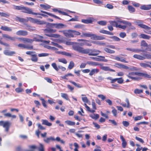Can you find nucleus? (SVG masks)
Segmentation results:
<instances>
[{
    "label": "nucleus",
    "mask_w": 151,
    "mask_h": 151,
    "mask_svg": "<svg viewBox=\"0 0 151 151\" xmlns=\"http://www.w3.org/2000/svg\"><path fill=\"white\" fill-rule=\"evenodd\" d=\"M79 53L83 54H88L90 56H96L98 55L101 52L96 49L92 50L89 49H84L83 47H78Z\"/></svg>",
    "instance_id": "nucleus-1"
},
{
    "label": "nucleus",
    "mask_w": 151,
    "mask_h": 151,
    "mask_svg": "<svg viewBox=\"0 0 151 151\" xmlns=\"http://www.w3.org/2000/svg\"><path fill=\"white\" fill-rule=\"evenodd\" d=\"M65 44L68 45H72V47L73 50L78 52L79 53L78 51V47H82L80 45V44L78 42H74L70 41H67Z\"/></svg>",
    "instance_id": "nucleus-2"
},
{
    "label": "nucleus",
    "mask_w": 151,
    "mask_h": 151,
    "mask_svg": "<svg viewBox=\"0 0 151 151\" xmlns=\"http://www.w3.org/2000/svg\"><path fill=\"white\" fill-rule=\"evenodd\" d=\"M135 75L139 76V72H132L129 73L127 76L129 78L132 79V80L135 81H139L141 79L139 77H134Z\"/></svg>",
    "instance_id": "nucleus-3"
},
{
    "label": "nucleus",
    "mask_w": 151,
    "mask_h": 151,
    "mask_svg": "<svg viewBox=\"0 0 151 151\" xmlns=\"http://www.w3.org/2000/svg\"><path fill=\"white\" fill-rule=\"evenodd\" d=\"M28 19L30 22L34 23L37 24H45V22L40 20L37 19H34L31 17L27 18Z\"/></svg>",
    "instance_id": "nucleus-4"
},
{
    "label": "nucleus",
    "mask_w": 151,
    "mask_h": 151,
    "mask_svg": "<svg viewBox=\"0 0 151 151\" xmlns=\"http://www.w3.org/2000/svg\"><path fill=\"white\" fill-rule=\"evenodd\" d=\"M11 124V123L9 121H0V126H3L5 128V131L7 132L9 131Z\"/></svg>",
    "instance_id": "nucleus-5"
},
{
    "label": "nucleus",
    "mask_w": 151,
    "mask_h": 151,
    "mask_svg": "<svg viewBox=\"0 0 151 151\" xmlns=\"http://www.w3.org/2000/svg\"><path fill=\"white\" fill-rule=\"evenodd\" d=\"M138 25L141 28L145 29L146 30L144 31L146 33L151 35V28L147 25L142 24H139Z\"/></svg>",
    "instance_id": "nucleus-6"
},
{
    "label": "nucleus",
    "mask_w": 151,
    "mask_h": 151,
    "mask_svg": "<svg viewBox=\"0 0 151 151\" xmlns=\"http://www.w3.org/2000/svg\"><path fill=\"white\" fill-rule=\"evenodd\" d=\"M22 9L21 10L22 12L23 13L28 14H34L35 12L32 11V10L27 7L23 6Z\"/></svg>",
    "instance_id": "nucleus-7"
},
{
    "label": "nucleus",
    "mask_w": 151,
    "mask_h": 151,
    "mask_svg": "<svg viewBox=\"0 0 151 151\" xmlns=\"http://www.w3.org/2000/svg\"><path fill=\"white\" fill-rule=\"evenodd\" d=\"M98 57L99 58H101L93 57H90V58L92 60H94L96 61H102L104 62H107L108 61V60L104 59L105 57L104 56H99Z\"/></svg>",
    "instance_id": "nucleus-8"
},
{
    "label": "nucleus",
    "mask_w": 151,
    "mask_h": 151,
    "mask_svg": "<svg viewBox=\"0 0 151 151\" xmlns=\"http://www.w3.org/2000/svg\"><path fill=\"white\" fill-rule=\"evenodd\" d=\"M90 37H91V39L92 40H101L104 39L105 38L101 36H98L95 34H90Z\"/></svg>",
    "instance_id": "nucleus-9"
},
{
    "label": "nucleus",
    "mask_w": 151,
    "mask_h": 151,
    "mask_svg": "<svg viewBox=\"0 0 151 151\" xmlns=\"http://www.w3.org/2000/svg\"><path fill=\"white\" fill-rule=\"evenodd\" d=\"M56 29H53L51 28L46 29L44 30V32L45 35L47 36L46 34H48V33H55L56 32Z\"/></svg>",
    "instance_id": "nucleus-10"
},
{
    "label": "nucleus",
    "mask_w": 151,
    "mask_h": 151,
    "mask_svg": "<svg viewBox=\"0 0 151 151\" xmlns=\"http://www.w3.org/2000/svg\"><path fill=\"white\" fill-rule=\"evenodd\" d=\"M16 34L19 36H24L28 34V32L26 31L20 30L16 32Z\"/></svg>",
    "instance_id": "nucleus-11"
},
{
    "label": "nucleus",
    "mask_w": 151,
    "mask_h": 151,
    "mask_svg": "<svg viewBox=\"0 0 151 151\" xmlns=\"http://www.w3.org/2000/svg\"><path fill=\"white\" fill-rule=\"evenodd\" d=\"M78 41H83V42L82 43H80V45L81 46H83L84 45H86L88 46H90L91 45V44L90 43H89L88 42V41L87 40L84 39H78L77 40Z\"/></svg>",
    "instance_id": "nucleus-12"
},
{
    "label": "nucleus",
    "mask_w": 151,
    "mask_h": 151,
    "mask_svg": "<svg viewBox=\"0 0 151 151\" xmlns=\"http://www.w3.org/2000/svg\"><path fill=\"white\" fill-rule=\"evenodd\" d=\"M72 31V30H68V32H64V35L68 37H74V36L73 35V33L71 31Z\"/></svg>",
    "instance_id": "nucleus-13"
},
{
    "label": "nucleus",
    "mask_w": 151,
    "mask_h": 151,
    "mask_svg": "<svg viewBox=\"0 0 151 151\" xmlns=\"http://www.w3.org/2000/svg\"><path fill=\"white\" fill-rule=\"evenodd\" d=\"M126 50L132 52L136 53H139L141 52H143L144 51V50H142L139 49H134L130 48H126Z\"/></svg>",
    "instance_id": "nucleus-14"
},
{
    "label": "nucleus",
    "mask_w": 151,
    "mask_h": 151,
    "mask_svg": "<svg viewBox=\"0 0 151 151\" xmlns=\"http://www.w3.org/2000/svg\"><path fill=\"white\" fill-rule=\"evenodd\" d=\"M55 140V139L52 136H50L49 137H46L44 138L43 139L44 142L47 143H49L51 141H54Z\"/></svg>",
    "instance_id": "nucleus-15"
},
{
    "label": "nucleus",
    "mask_w": 151,
    "mask_h": 151,
    "mask_svg": "<svg viewBox=\"0 0 151 151\" xmlns=\"http://www.w3.org/2000/svg\"><path fill=\"white\" fill-rule=\"evenodd\" d=\"M18 39L20 41H24V42H27L32 43L34 41V40L32 39L24 37L19 38Z\"/></svg>",
    "instance_id": "nucleus-16"
},
{
    "label": "nucleus",
    "mask_w": 151,
    "mask_h": 151,
    "mask_svg": "<svg viewBox=\"0 0 151 151\" xmlns=\"http://www.w3.org/2000/svg\"><path fill=\"white\" fill-rule=\"evenodd\" d=\"M4 53L6 55L12 56L13 55L15 54V52L14 51H9L7 50H5L4 51Z\"/></svg>",
    "instance_id": "nucleus-17"
},
{
    "label": "nucleus",
    "mask_w": 151,
    "mask_h": 151,
    "mask_svg": "<svg viewBox=\"0 0 151 151\" xmlns=\"http://www.w3.org/2000/svg\"><path fill=\"white\" fill-rule=\"evenodd\" d=\"M141 9L149 10L151 9V4L148 5H143L140 7Z\"/></svg>",
    "instance_id": "nucleus-18"
},
{
    "label": "nucleus",
    "mask_w": 151,
    "mask_h": 151,
    "mask_svg": "<svg viewBox=\"0 0 151 151\" xmlns=\"http://www.w3.org/2000/svg\"><path fill=\"white\" fill-rule=\"evenodd\" d=\"M93 18H91L89 19H82L81 20V22L83 23L88 24L89 23H91L93 22Z\"/></svg>",
    "instance_id": "nucleus-19"
},
{
    "label": "nucleus",
    "mask_w": 151,
    "mask_h": 151,
    "mask_svg": "<svg viewBox=\"0 0 151 151\" xmlns=\"http://www.w3.org/2000/svg\"><path fill=\"white\" fill-rule=\"evenodd\" d=\"M120 138L122 141V147L123 148H125L127 145V142L122 135H121L120 136Z\"/></svg>",
    "instance_id": "nucleus-20"
},
{
    "label": "nucleus",
    "mask_w": 151,
    "mask_h": 151,
    "mask_svg": "<svg viewBox=\"0 0 151 151\" xmlns=\"http://www.w3.org/2000/svg\"><path fill=\"white\" fill-rule=\"evenodd\" d=\"M42 124L45 125L49 127H50L52 125V124L49 122L47 120L42 119Z\"/></svg>",
    "instance_id": "nucleus-21"
},
{
    "label": "nucleus",
    "mask_w": 151,
    "mask_h": 151,
    "mask_svg": "<svg viewBox=\"0 0 151 151\" xmlns=\"http://www.w3.org/2000/svg\"><path fill=\"white\" fill-rule=\"evenodd\" d=\"M117 22L120 23H122L127 25L129 26H131L132 25V24L131 22H128L126 21L118 20H117Z\"/></svg>",
    "instance_id": "nucleus-22"
},
{
    "label": "nucleus",
    "mask_w": 151,
    "mask_h": 151,
    "mask_svg": "<svg viewBox=\"0 0 151 151\" xmlns=\"http://www.w3.org/2000/svg\"><path fill=\"white\" fill-rule=\"evenodd\" d=\"M41 12H42V13H44L45 14H47L48 15H49V16H51V17H54L55 18H56V19H61V18H60V17H57L54 15H53V14H51V13H49V12H45V11H42V10H41Z\"/></svg>",
    "instance_id": "nucleus-23"
},
{
    "label": "nucleus",
    "mask_w": 151,
    "mask_h": 151,
    "mask_svg": "<svg viewBox=\"0 0 151 151\" xmlns=\"http://www.w3.org/2000/svg\"><path fill=\"white\" fill-rule=\"evenodd\" d=\"M139 76L146 78H151V75H149L146 73L139 72Z\"/></svg>",
    "instance_id": "nucleus-24"
},
{
    "label": "nucleus",
    "mask_w": 151,
    "mask_h": 151,
    "mask_svg": "<svg viewBox=\"0 0 151 151\" xmlns=\"http://www.w3.org/2000/svg\"><path fill=\"white\" fill-rule=\"evenodd\" d=\"M0 28L1 29L5 31L10 32L12 30V29L10 27L6 26H2Z\"/></svg>",
    "instance_id": "nucleus-25"
},
{
    "label": "nucleus",
    "mask_w": 151,
    "mask_h": 151,
    "mask_svg": "<svg viewBox=\"0 0 151 151\" xmlns=\"http://www.w3.org/2000/svg\"><path fill=\"white\" fill-rule=\"evenodd\" d=\"M99 72V70L98 69H92L89 73L90 76H92L95 73H97Z\"/></svg>",
    "instance_id": "nucleus-26"
},
{
    "label": "nucleus",
    "mask_w": 151,
    "mask_h": 151,
    "mask_svg": "<svg viewBox=\"0 0 151 151\" xmlns=\"http://www.w3.org/2000/svg\"><path fill=\"white\" fill-rule=\"evenodd\" d=\"M114 59L120 61L123 63H128V61L124 59L122 57L120 58L118 57H116L114 58Z\"/></svg>",
    "instance_id": "nucleus-27"
},
{
    "label": "nucleus",
    "mask_w": 151,
    "mask_h": 151,
    "mask_svg": "<svg viewBox=\"0 0 151 151\" xmlns=\"http://www.w3.org/2000/svg\"><path fill=\"white\" fill-rule=\"evenodd\" d=\"M66 27V25L62 24V23H58L56 24L55 28L58 29H61Z\"/></svg>",
    "instance_id": "nucleus-28"
},
{
    "label": "nucleus",
    "mask_w": 151,
    "mask_h": 151,
    "mask_svg": "<svg viewBox=\"0 0 151 151\" xmlns=\"http://www.w3.org/2000/svg\"><path fill=\"white\" fill-rule=\"evenodd\" d=\"M31 60L32 61L36 62L37 61L38 58L36 54L31 55Z\"/></svg>",
    "instance_id": "nucleus-29"
},
{
    "label": "nucleus",
    "mask_w": 151,
    "mask_h": 151,
    "mask_svg": "<svg viewBox=\"0 0 151 151\" xmlns=\"http://www.w3.org/2000/svg\"><path fill=\"white\" fill-rule=\"evenodd\" d=\"M133 57L139 60H143L145 59V58L143 56L135 54L133 55Z\"/></svg>",
    "instance_id": "nucleus-30"
},
{
    "label": "nucleus",
    "mask_w": 151,
    "mask_h": 151,
    "mask_svg": "<svg viewBox=\"0 0 151 151\" xmlns=\"http://www.w3.org/2000/svg\"><path fill=\"white\" fill-rule=\"evenodd\" d=\"M14 19L16 21H18L21 22H23L26 21V19L23 18L16 16L14 18Z\"/></svg>",
    "instance_id": "nucleus-31"
},
{
    "label": "nucleus",
    "mask_w": 151,
    "mask_h": 151,
    "mask_svg": "<svg viewBox=\"0 0 151 151\" xmlns=\"http://www.w3.org/2000/svg\"><path fill=\"white\" fill-rule=\"evenodd\" d=\"M139 37L143 39H149L150 38V36L147 35L141 34L139 35Z\"/></svg>",
    "instance_id": "nucleus-32"
},
{
    "label": "nucleus",
    "mask_w": 151,
    "mask_h": 151,
    "mask_svg": "<svg viewBox=\"0 0 151 151\" xmlns=\"http://www.w3.org/2000/svg\"><path fill=\"white\" fill-rule=\"evenodd\" d=\"M87 63L88 65L93 66H96L100 65V64L99 63L92 61L88 62Z\"/></svg>",
    "instance_id": "nucleus-33"
},
{
    "label": "nucleus",
    "mask_w": 151,
    "mask_h": 151,
    "mask_svg": "<svg viewBox=\"0 0 151 151\" xmlns=\"http://www.w3.org/2000/svg\"><path fill=\"white\" fill-rule=\"evenodd\" d=\"M13 6V9L14 10H21L22 9V7L23 6L22 5H21L20 6H16L14 5H12Z\"/></svg>",
    "instance_id": "nucleus-34"
},
{
    "label": "nucleus",
    "mask_w": 151,
    "mask_h": 151,
    "mask_svg": "<svg viewBox=\"0 0 151 151\" xmlns=\"http://www.w3.org/2000/svg\"><path fill=\"white\" fill-rule=\"evenodd\" d=\"M46 35L47 36L51 37L58 38L60 37V35L57 34Z\"/></svg>",
    "instance_id": "nucleus-35"
},
{
    "label": "nucleus",
    "mask_w": 151,
    "mask_h": 151,
    "mask_svg": "<svg viewBox=\"0 0 151 151\" xmlns=\"http://www.w3.org/2000/svg\"><path fill=\"white\" fill-rule=\"evenodd\" d=\"M90 116L93 119L97 120L99 118V115L98 114H93L90 115Z\"/></svg>",
    "instance_id": "nucleus-36"
},
{
    "label": "nucleus",
    "mask_w": 151,
    "mask_h": 151,
    "mask_svg": "<svg viewBox=\"0 0 151 151\" xmlns=\"http://www.w3.org/2000/svg\"><path fill=\"white\" fill-rule=\"evenodd\" d=\"M65 122L68 125L70 126H74L75 125V122L70 120H67L65 121Z\"/></svg>",
    "instance_id": "nucleus-37"
},
{
    "label": "nucleus",
    "mask_w": 151,
    "mask_h": 151,
    "mask_svg": "<svg viewBox=\"0 0 151 151\" xmlns=\"http://www.w3.org/2000/svg\"><path fill=\"white\" fill-rule=\"evenodd\" d=\"M104 50L107 53L113 54L115 53V52L113 50H111L107 48H104Z\"/></svg>",
    "instance_id": "nucleus-38"
},
{
    "label": "nucleus",
    "mask_w": 151,
    "mask_h": 151,
    "mask_svg": "<svg viewBox=\"0 0 151 151\" xmlns=\"http://www.w3.org/2000/svg\"><path fill=\"white\" fill-rule=\"evenodd\" d=\"M69 82L73 84L74 86H75L76 87H77L78 88H81L83 87V86L77 83L76 82L72 81H70Z\"/></svg>",
    "instance_id": "nucleus-39"
},
{
    "label": "nucleus",
    "mask_w": 151,
    "mask_h": 151,
    "mask_svg": "<svg viewBox=\"0 0 151 151\" xmlns=\"http://www.w3.org/2000/svg\"><path fill=\"white\" fill-rule=\"evenodd\" d=\"M109 22L110 24L114 27H117V26L119 25L117 24V21H109Z\"/></svg>",
    "instance_id": "nucleus-40"
},
{
    "label": "nucleus",
    "mask_w": 151,
    "mask_h": 151,
    "mask_svg": "<svg viewBox=\"0 0 151 151\" xmlns=\"http://www.w3.org/2000/svg\"><path fill=\"white\" fill-rule=\"evenodd\" d=\"M143 57L145 59H151V53H145L144 54Z\"/></svg>",
    "instance_id": "nucleus-41"
},
{
    "label": "nucleus",
    "mask_w": 151,
    "mask_h": 151,
    "mask_svg": "<svg viewBox=\"0 0 151 151\" xmlns=\"http://www.w3.org/2000/svg\"><path fill=\"white\" fill-rule=\"evenodd\" d=\"M51 45H53V46H55L56 47H57L58 48H60L63 49V47H62V46L59 44H58L57 43H55L53 42H51Z\"/></svg>",
    "instance_id": "nucleus-42"
},
{
    "label": "nucleus",
    "mask_w": 151,
    "mask_h": 151,
    "mask_svg": "<svg viewBox=\"0 0 151 151\" xmlns=\"http://www.w3.org/2000/svg\"><path fill=\"white\" fill-rule=\"evenodd\" d=\"M129 11L131 13L134 12L135 11V9L134 8L131 6H128Z\"/></svg>",
    "instance_id": "nucleus-43"
},
{
    "label": "nucleus",
    "mask_w": 151,
    "mask_h": 151,
    "mask_svg": "<svg viewBox=\"0 0 151 151\" xmlns=\"http://www.w3.org/2000/svg\"><path fill=\"white\" fill-rule=\"evenodd\" d=\"M40 6L41 7L45 9H49L50 8V6L47 4L45 5L41 4L40 5Z\"/></svg>",
    "instance_id": "nucleus-44"
},
{
    "label": "nucleus",
    "mask_w": 151,
    "mask_h": 151,
    "mask_svg": "<svg viewBox=\"0 0 151 151\" xmlns=\"http://www.w3.org/2000/svg\"><path fill=\"white\" fill-rule=\"evenodd\" d=\"M139 64L141 67L144 68H146L149 66V64L144 63H140Z\"/></svg>",
    "instance_id": "nucleus-45"
},
{
    "label": "nucleus",
    "mask_w": 151,
    "mask_h": 151,
    "mask_svg": "<svg viewBox=\"0 0 151 151\" xmlns=\"http://www.w3.org/2000/svg\"><path fill=\"white\" fill-rule=\"evenodd\" d=\"M61 96L62 97L66 99V100H69V99L68 98V95L66 93H61Z\"/></svg>",
    "instance_id": "nucleus-46"
},
{
    "label": "nucleus",
    "mask_w": 151,
    "mask_h": 151,
    "mask_svg": "<svg viewBox=\"0 0 151 151\" xmlns=\"http://www.w3.org/2000/svg\"><path fill=\"white\" fill-rule=\"evenodd\" d=\"M97 23L100 25L105 26L107 22L105 21H101L98 22Z\"/></svg>",
    "instance_id": "nucleus-47"
},
{
    "label": "nucleus",
    "mask_w": 151,
    "mask_h": 151,
    "mask_svg": "<svg viewBox=\"0 0 151 151\" xmlns=\"http://www.w3.org/2000/svg\"><path fill=\"white\" fill-rule=\"evenodd\" d=\"M143 90L141 89H136L134 90V92L135 94H139L143 92Z\"/></svg>",
    "instance_id": "nucleus-48"
},
{
    "label": "nucleus",
    "mask_w": 151,
    "mask_h": 151,
    "mask_svg": "<svg viewBox=\"0 0 151 151\" xmlns=\"http://www.w3.org/2000/svg\"><path fill=\"white\" fill-rule=\"evenodd\" d=\"M74 65V63L73 61H71L70 63V64L68 66V68L69 69H71L73 68Z\"/></svg>",
    "instance_id": "nucleus-49"
},
{
    "label": "nucleus",
    "mask_w": 151,
    "mask_h": 151,
    "mask_svg": "<svg viewBox=\"0 0 151 151\" xmlns=\"http://www.w3.org/2000/svg\"><path fill=\"white\" fill-rule=\"evenodd\" d=\"M141 45L142 46L144 47H148V45L146 42L145 40H142L141 42Z\"/></svg>",
    "instance_id": "nucleus-50"
},
{
    "label": "nucleus",
    "mask_w": 151,
    "mask_h": 151,
    "mask_svg": "<svg viewBox=\"0 0 151 151\" xmlns=\"http://www.w3.org/2000/svg\"><path fill=\"white\" fill-rule=\"evenodd\" d=\"M58 60L59 62L65 64H66L67 63L66 60L65 58L59 59Z\"/></svg>",
    "instance_id": "nucleus-51"
},
{
    "label": "nucleus",
    "mask_w": 151,
    "mask_h": 151,
    "mask_svg": "<svg viewBox=\"0 0 151 151\" xmlns=\"http://www.w3.org/2000/svg\"><path fill=\"white\" fill-rule=\"evenodd\" d=\"M52 66L53 68L56 71L58 70V66H57L55 63H53L52 64Z\"/></svg>",
    "instance_id": "nucleus-52"
},
{
    "label": "nucleus",
    "mask_w": 151,
    "mask_h": 151,
    "mask_svg": "<svg viewBox=\"0 0 151 151\" xmlns=\"http://www.w3.org/2000/svg\"><path fill=\"white\" fill-rule=\"evenodd\" d=\"M10 16V14L9 13L4 12H1V17H8Z\"/></svg>",
    "instance_id": "nucleus-53"
},
{
    "label": "nucleus",
    "mask_w": 151,
    "mask_h": 151,
    "mask_svg": "<svg viewBox=\"0 0 151 151\" xmlns=\"http://www.w3.org/2000/svg\"><path fill=\"white\" fill-rule=\"evenodd\" d=\"M40 99L42 101V103L43 106L45 108L47 107V105L46 104V101L44 99L40 98Z\"/></svg>",
    "instance_id": "nucleus-54"
},
{
    "label": "nucleus",
    "mask_w": 151,
    "mask_h": 151,
    "mask_svg": "<svg viewBox=\"0 0 151 151\" xmlns=\"http://www.w3.org/2000/svg\"><path fill=\"white\" fill-rule=\"evenodd\" d=\"M112 108L113 109L112 111V113L113 115L114 116H116L117 114V110L114 107H112Z\"/></svg>",
    "instance_id": "nucleus-55"
},
{
    "label": "nucleus",
    "mask_w": 151,
    "mask_h": 151,
    "mask_svg": "<svg viewBox=\"0 0 151 151\" xmlns=\"http://www.w3.org/2000/svg\"><path fill=\"white\" fill-rule=\"evenodd\" d=\"M71 31L73 33V35L74 36V35H81V33L80 32L74 30H72V31Z\"/></svg>",
    "instance_id": "nucleus-56"
},
{
    "label": "nucleus",
    "mask_w": 151,
    "mask_h": 151,
    "mask_svg": "<svg viewBox=\"0 0 151 151\" xmlns=\"http://www.w3.org/2000/svg\"><path fill=\"white\" fill-rule=\"evenodd\" d=\"M117 82L119 84H122L123 83L124 80L122 78H117Z\"/></svg>",
    "instance_id": "nucleus-57"
},
{
    "label": "nucleus",
    "mask_w": 151,
    "mask_h": 151,
    "mask_svg": "<svg viewBox=\"0 0 151 151\" xmlns=\"http://www.w3.org/2000/svg\"><path fill=\"white\" fill-rule=\"evenodd\" d=\"M48 54L45 53H40L38 55V56L39 57H45L48 56Z\"/></svg>",
    "instance_id": "nucleus-58"
},
{
    "label": "nucleus",
    "mask_w": 151,
    "mask_h": 151,
    "mask_svg": "<svg viewBox=\"0 0 151 151\" xmlns=\"http://www.w3.org/2000/svg\"><path fill=\"white\" fill-rule=\"evenodd\" d=\"M91 33H86L83 32L82 33V35H81V37H90V36H91L90 35Z\"/></svg>",
    "instance_id": "nucleus-59"
},
{
    "label": "nucleus",
    "mask_w": 151,
    "mask_h": 151,
    "mask_svg": "<svg viewBox=\"0 0 151 151\" xmlns=\"http://www.w3.org/2000/svg\"><path fill=\"white\" fill-rule=\"evenodd\" d=\"M39 151H44V147L43 145L40 144V146L38 148Z\"/></svg>",
    "instance_id": "nucleus-60"
},
{
    "label": "nucleus",
    "mask_w": 151,
    "mask_h": 151,
    "mask_svg": "<svg viewBox=\"0 0 151 151\" xmlns=\"http://www.w3.org/2000/svg\"><path fill=\"white\" fill-rule=\"evenodd\" d=\"M119 35V36L122 38H124L126 36V33L124 32L120 33Z\"/></svg>",
    "instance_id": "nucleus-61"
},
{
    "label": "nucleus",
    "mask_w": 151,
    "mask_h": 151,
    "mask_svg": "<svg viewBox=\"0 0 151 151\" xmlns=\"http://www.w3.org/2000/svg\"><path fill=\"white\" fill-rule=\"evenodd\" d=\"M98 97L101 99L102 100H104L106 99V97L102 94H99L98 95Z\"/></svg>",
    "instance_id": "nucleus-62"
},
{
    "label": "nucleus",
    "mask_w": 151,
    "mask_h": 151,
    "mask_svg": "<svg viewBox=\"0 0 151 151\" xmlns=\"http://www.w3.org/2000/svg\"><path fill=\"white\" fill-rule=\"evenodd\" d=\"M83 27L84 26L83 25H82L81 24H78L75 25L74 26V28L79 29L83 28Z\"/></svg>",
    "instance_id": "nucleus-63"
},
{
    "label": "nucleus",
    "mask_w": 151,
    "mask_h": 151,
    "mask_svg": "<svg viewBox=\"0 0 151 151\" xmlns=\"http://www.w3.org/2000/svg\"><path fill=\"white\" fill-rule=\"evenodd\" d=\"M15 91L17 93H19L22 92L23 89L21 88H17L15 89Z\"/></svg>",
    "instance_id": "nucleus-64"
}]
</instances>
